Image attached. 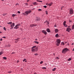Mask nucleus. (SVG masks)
I'll use <instances>...</instances> for the list:
<instances>
[{"instance_id":"f257e3e1","label":"nucleus","mask_w":74,"mask_h":74,"mask_svg":"<svg viewBox=\"0 0 74 74\" xmlns=\"http://www.w3.org/2000/svg\"><path fill=\"white\" fill-rule=\"evenodd\" d=\"M7 23L8 25H11L10 26L11 28L10 29H11V30H12V29H13L14 28V27L15 26L14 23H12V24H12V22H9V23Z\"/></svg>"},{"instance_id":"f03ea898","label":"nucleus","mask_w":74,"mask_h":74,"mask_svg":"<svg viewBox=\"0 0 74 74\" xmlns=\"http://www.w3.org/2000/svg\"><path fill=\"white\" fill-rule=\"evenodd\" d=\"M68 50L69 49H67V48H65L62 50V53H65L66 52L68 51Z\"/></svg>"},{"instance_id":"7ed1b4c3","label":"nucleus","mask_w":74,"mask_h":74,"mask_svg":"<svg viewBox=\"0 0 74 74\" xmlns=\"http://www.w3.org/2000/svg\"><path fill=\"white\" fill-rule=\"evenodd\" d=\"M70 30H71V29L70 28V26H69L66 30V31L68 32H70Z\"/></svg>"},{"instance_id":"20e7f679","label":"nucleus","mask_w":74,"mask_h":74,"mask_svg":"<svg viewBox=\"0 0 74 74\" xmlns=\"http://www.w3.org/2000/svg\"><path fill=\"white\" fill-rule=\"evenodd\" d=\"M73 10L72 9H71L70 10H69V13L70 14H71L72 15V14H73Z\"/></svg>"},{"instance_id":"39448f33","label":"nucleus","mask_w":74,"mask_h":74,"mask_svg":"<svg viewBox=\"0 0 74 74\" xmlns=\"http://www.w3.org/2000/svg\"><path fill=\"white\" fill-rule=\"evenodd\" d=\"M32 12V10H29V11H26L25 12V14H29L30 12Z\"/></svg>"},{"instance_id":"423d86ee","label":"nucleus","mask_w":74,"mask_h":74,"mask_svg":"<svg viewBox=\"0 0 74 74\" xmlns=\"http://www.w3.org/2000/svg\"><path fill=\"white\" fill-rule=\"evenodd\" d=\"M42 33H43L44 34H45V35H47V32H46V31L45 30H42Z\"/></svg>"},{"instance_id":"0eeeda50","label":"nucleus","mask_w":74,"mask_h":74,"mask_svg":"<svg viewBox=\"0 0 74 74\" xmlns=\"http://www.w3.org/2000/svg\"><path fill=\"white\" fill-rule=\"evenodd\" d=\"M36 26H37V24H32L30 25V27H32Z\"/></svg>"},{"instance_id":"6e6552de","label":"nucleus","mask_w":74,"mask_h":74,"mask_svg":"<svg viewBox=\"0 0 74 74\" xmlns=\"http://www.w3.org/2000/svg\"><path fill=\"white\" fill-rule=\"evenodd\" d=\"M56 41L57 42V43L59 44H60V40L59 39H57Z\"/></svg>"},{"instance_id":"1a4fd4ad","label":"nucleus","mask_w":74,"mask_h":74,"mask_svg":"<svg viewBox=\"0 0 74 74\" xmlns=\"http://www.w3.org/2000/svg\"><path fill=\"white\" fill-rule=\"evenodd\" d=\"M40 18H36L35 21L36 22H37V21H40Z\"/></svg>"},{"instance_id":"9d476101","label":"nucleus","mask_w":74,"mask_h":74,"mask_svg":"<svg viewBox=\"0 0 74 74\" xmlns=\"http://www.w3.org/2000/svg\"><path fill=\"white\" fill-rule=\"evenodd\" d=\"M46 31L48 32V33H51V30L49 28H47L46 29Z\"/></svg>"},{"instance_id":"9b49d317","label":"nucleus","mask_w":74,"mask_h":74,"mask_svg":"<svg viewBox=\"0 0 74 74\" xmlns=\"http://www.w3.org/2000/svg\"><path fill=\"white\" fill-rule=\"evenodd\" d=\"M55 33H58V32L59 31V30H58V29H55Z\"/></svg>"},{"instance_id":"f8f14e48","label":"nucleus","mask_w":74,"mask_h":74,"mask_svg":"<svg viewBox=\"0 0 74 74\" xmlns=\"http://www.w3.org/2000/svg\"><path fill=\"white\" fill-rule=\"evenodd\" d=\"M32 52H35L36 51V49H32Z\"/></svg>"},{"instance_id":"ddd939ff","label":"nucleus","mask_w":74,"mask_h":74,"mask_svg":"<svg viewBox=\"0 0 74 74\" xmlns=\"http://www.w3.org/2000/svg\"><path fill=\"white\" fill-rule=\"evenodd\" d=\"M46 22L47 23V25L49 24V21H46L45 22V23Z\"/></svg>"},{"instance_id":"4468645a","label":"nucleus","mask_w":74,"mask_h":74,"mask_svg":"<svg viewBox=\"0 0 74 74\" xmlns=\"http://www.w3.org/2000/svg\"><path fill=\"white\" fill-rule=\"evenodd\" d=\"M20 40V38H18L16 39H15V40L16 41H19Z\"/></svg>"},{"instance_id":"2eb2a0df","label":"nucleus","mask_w":74,"mask_h":74,"mask_svg":"<svg viewBox=\"0 0 74 74\" xmlns=\"http://www.w3.org/2000/svg\"><path fill=\"white\" fill-rule=\"evenodd\" d=\"M66 21H64L63 23V25L64 26H65L66 25Z\"/></svg>"},{"instance_id":"dca6fc26","label":"nucleus","mask_w":74,"mask_h":74,"mask_svg":"<svg viewBox=\"0 0 74 74\" xmlns=\"http://www.w3.org/2000/svg\"><path fill=\"white\" fill-rule=\"evenodd\" d=\"M23 62H27V61L26 60V59L25 58L23 60Z\"/></svg>"},{"instance_id":"f3484780","label":"nucleus","mask_w":74,"mask_h":74,"mask_svg":"<svg viewBox=\"0 0 74 74\" xmlns=\"http://www.w3.org/2000/svg\"><path fill=\"white\" fill-rule=\"evenodd\" d=\"M52 4V3H50L48 4V5L49 6H51V5Z\"/></svg>"},{"instance_id":"a211bd4d","label":"nucleus","mask_w":74,"mask_h":74,"mask_svg":"<svg viewBox=\"0 0 74 74\" xmlns=\"http://www.w3.org/2000/svg\"><path fill=\"white\" fill-rule=\"evenodd\" d=\"M16 15V14H12V16H13V17H15V16Z\"/></svg>"},{"instance_id":"6ab92c4d","label":"nucleus","mask_w":74,"mask_h":74,"mask_svg":"<svg viewBox=\"0 0 74 74\" xmlns=\"http://www.w3.org/2000/svg\"><path fill=\"white\" fill-rule=\"evenodd\" d=\"M36 47V46H34L32 48V49H34V48H35Z\"/></svg>"},{"instance_id":"aec40b11","label":"nucleus","mask_w":74,"mask_h":74,"mask_svg":"<svg viewBox=\"0 0 74 74\" xmlns=\"http://www.w3.org/2000/svg\"><path fill=\"white\" fill-rule=\"evenodd\" d=\"M3 52L1 51V52H0V56L1 55H2V54H3Z\"/></svg>"},{"instance_id":"412c9836","label":"nucleus","mask_w":74,"mask_h":74,"mask_svg":"<svg viewBox=\"0 0 74 74\" xmlns=\"http://www.w3.org/2000/svg\"><path fill=\"white\" fill-rule=\"evenodd\" d=\"M56 70V68H54L53 69H52V71H55Z\"/></svg>"},{"instance_id":"4be33fe9","label":"nucleus","mask_w":74,"mask_h":74,"mask_svg":"<svg viewBox=\"0 0 74 74\" xmlns=\"http://www.w3.org/2000/svg\"><path fill=\"white\" fill-rule=\"evenodd\" d=\"M72 30L73 29H74V24L73 25V26H72Z\"/></svg>"},{"instance_id":"5701e85b","label":"nucleus","mask_w":74,"mask_h":74,"mask_svg":"<svg viewBox=\"0 0 74 74\" xmlns=\"http://www.w3.org/2000/svg\"><path fill=\"white\" fill-rule=\"evenodd\" d=\"M58 36H59V35H58V34H57L56 35L55 37H58Z\"/></svg>"},{"instance_id":"b1692460","label":"nucleus","mask_w":74,"mask_h":74,"mask_svg":"<svg viewBox=\"0 0 74 74\" xmlns=\"http://www.w3.org/2000/svg\"><path fill=\"white\" fill-rule=\"evenodd\" d=\"M71 60V58H69L68 60V61H70V60Z\"/></svg>"},{"instance_id":"393cba45","label":"nucleus","mask_w":74,"mask_h":74,"mask_svg":"<svg viewBox=\"0 0 74 74\" xmlns=\"http://www.w3.org/2000/svg\"><path fill=\"white\" fill-rule=\"evenodd\" d=\"M42 69H47V68L46 67H43L42 68Z\"/></svg>"},{"instance_id":"a878e982","label":"nucleus","mask_w":74,"mask_h":74,"mask_svg":"<svg viewBox=\"0 0 74 74\" xmlns=\"http://www.w3.org/2000/svg\"><path fill=\"white\" fill-rule=\"evenodd\" d=\"M60 45V44L58 43H57L56 44V45L57 46H59V45Z\"/></svg>"},{"instance_id":"bb28decb","label":"nucleus","mask_w":74,"mask_h":74,"mask_svg":"<svg viewBox=\"0 0 74 74\" xmlns=\"http://www.w3.org/2000/svg\"><path fill=\"white\" fill-rule=\"evenodd\" d=\"M7 13H4L3 14V16H5V15H7Z\"/></svg>"},{"instance_id":"cd10ccee","label":"nucleus","mask_w":74,"mask_h":74,"mask_svg":"<svg viewBox=\"0 0 74 74\" xmlns=\"http://www.w3.org/2000/svg\"><path fill=\"white\" fill-rule=\"evenodd\" d=\"M34 42H35V43H36V44H38V42H37V41H35Z\"/></svg>"},{"instance_id":"c85d7f7f","label":"nucleus","mask_w":74,"mask_h":74,"mask_svg":"<svg viewBox=\"0 0 74 74\" xmlns=\"http://www.w3.org/2000/svg\"><path fill=\"white\" fill-rule=\"evenodd\" d=\"M3 58L4 59H5V60H6V59H7V58H6L5 57H4Z\"/></svg>"},{"instance_id":"c756f323","label":"nucleus","mask_w":74,"mask_h":74,"mask_svg":"<svg viewBox=\"0 0 74 74\" xmlns=\"http://www.w3.org/2000/svg\"><path fill=\"white\" fill-rule=\"evenodd\" d=\"M45 12H46V14H47V15L48 14V11H45Z\"/></svg>"},{"instance_id":"7c9ffc66","label":"nucleus","mask_w":74,"mask_h":74,"mask_svg":"<svg viewBox=\"0 0 74 74\" xmlns=\"http://www.w3.org/2000/svg\"><path fill=\"white\" fill-rule=\"evenodd\" d=\"M61 43H62V45H64V42H62Z\"/></svg>"},{"instance_id":"2f4dec72","label":"nucleus","mask_w":74,"mask_h":74,"mask_svg":"<svg viewBox=\"0 0 74 74\" xmlns=\"http://www.w3.org/2000/svg\"><path fill=\"white\" fill-rule=\"evenodd\" d=\"M37 4V3H36V2H35L33 3V4H34V5H35V4Z\"/></svg>"},{"instance_id":"473e14b6","label":"nucleus","mask_w":74,"mask_h":74,"mask_svg":"<svg viewBox=\"0 0 74 74\" xmlns=\"http://www.w3.org/2000/svg\"><path fill=\"white\" fill-rule=\"evenodd\" d=\"M3 29L4 30H5V31H6V29L5 28V27H4Z\"/></svg>"},{"instance_id":"72a5a7b5","label":"nucleus","mask_w":74,"mask_h":74,"mask_svg":"<svg viewBox=\"0 0 74 74\" xmlns=\"http://www.w3.org/2000/svg\"><path fill=\"white\" fill-rule=\"evenodd\" d=\"M34 55H35L36 56H37V55H38V53H35V54H34Z\"/></svg>"},{"instance_id":"f704fd0d","label":"nucleus","mask_w":74,"mask_h":74,"mask_svg":"<svg viewBox=\"0 0 74 74\" xmlns=\"http://www.w3.org/2000/svg\"><path fill=\"white\" fill-rule=\"evenodd\" d=\"M38 11H42L41 9H39L38 10Z\"/></svg>"},{"instance_id":"c9c22d12","label":"nucleus","mask_w":74,"mask_h":74,"mask_svg":"<svg viewBox=\"0 0 74 74\" xmlns=\"http://www.w3.org/2000/svg\"><path fill=\"white\" fill-rule=\"evenodd\" d=\"M43 63V61H42L40 62V64H42Z\"/></svg>"},{"instance_id":"e433bc0d","label":"nucleus","mask_w":74,"mask_h":74,"mask_svg":"<svg viewBox=\"0 0 74 74\" xmlns=\"http://www.w3.org/2000/svg\"><path fill=\"white\" fill-rule=\"evenodd\" d=\"M17 13H18V14H20V13H21V12H20V11H18L17 12Z\"/></svg>"},{"instance_id":"4c0bfd02","label":"nucleus","mask_w":74,"mask_h":74,"mask_svg":"<svg viewBox=\"0 0 74 74\" xmlns=\"http://www.w3.org/2000/svg\"><path fill=\"white\" fill-rule=\"evenodd\" d=\"M64 26H65V27H67V25L65 24V25H64Z\"/></svg>"},{"instance_id":"58836bf2","label":"nucleus","mask_w":74,"mask_h":74,"mask_svg":"<svg viewBox=\"0 0 74 74\" xmlns=\"http://www.w3.org/2000/svg\"><path fill=\"white\" fill-rule=\"evenodd\" d=\"M43 7H44V8H47V6H44Z\"/></svg>"},{"instance_id":"ea45409f","label":"nucleus","mask_w":74,"mask_h":74,"mask_svg":"<svg viewBox=\"0 0 74 74\" xmlns=\"http://www.w3.org/2000/svg\"><path fill=\"white\" fill-rule=\"evenodd\" d=\"M18 26H20V24H17V25Z\"/></svg>"},{"instance_id":"a19ab883","label":"nucleus","mask_w":74,"mask_h":74,"mask_svg":"<svg viewBox=\"0 0 74 74\" xmlns=\"http://www.w3.org/2000/svg\"><path fill=\"white\" fill-rule=\"evenodd\" d=\"M56 59H59V58L58 57H57L56 58Z\"/></svg>"},{"instance_id":"79ce46f5","label":"nucleus","mask_w":74,"mask_h":74,"mask_svg":"<svg viewBox=\"0 0 74 74\" xmlns=\"http://www.w3.org/2000/svg\"><path fill=\"white\" fill-rule=\"evenodd\" d=\"M18 26L17 25H16L15 26V27H18Z\"/></svg>"},{"instance_id":"37998d69","label":"nucleus","mask_w":74,"mask_h":74,"mask_svg":"<svg viewBox=\"0 0 74 74\" xmlns=\"http://www.w3.org/2000/svg\"><path fill=\"white\" fill-rule=\"evenodd\" d=\"M69 21L70 22H72V21H71V20H69Z\"/></svg>"},{"instance_id":"c03bdc74","label":"nucleus","mask_w":74,"mask_h":74,"mask_svg":"<svg viewBox=\"0 0 74 74\" xmlns=\"http://www.w3.org/2000/svg\"><path fill=\"white\" fill-rule=\"evenodd\" d=\"M37 2H40V1L38 0V1H37Z\"/></svg>"},{"instance_id":"a18cd8bd","label":"nucleus","mask_w":74,"mask_h":74,"mask_svg":"<svg viewBox=\"0 0 74 74\" xmlns=\"http://www.w3.org/2000/svg\"><path fill=\"white\" fill-rule=\"evenodd\" d=\"M9 73H11V71H9L8 72Z\"/></svg>"},{"instance_id":"49530a36","label":"nucleus","mask_w":74,"mask_h":74,"mask_svg":"<svg viewBox=\"0 0 74 74\" xmlns=\"http://www.w3.org/2000/svg\"><path fill=\"white\" fill-rule=\"evenodd\" d=\"M2 38H1L0 41H2Z\"/></svg>"},{"instance_id":"de8ad7c7","label":"nucleus","mask_w":74,"mask_h":74,"mask_svg":"<svg viewBox=\"0 0 74 74\" xmlns=\"http://www.w3.org/2000/svg\"><path fill=\"white\" fill-rule=\"evenodd\" d=\"M3 38H5V36L3 37Z\"/></svg>"},{"instance_id":"09e8293b","label":"nucleus","mask_w":74,"mask_h":74,"mask_svg":"<svg viewBox=\"0 0 74 74\" xmlns=\"http://www.w3.org/2000/svg\"><path fill=\"white\" fill-rule=\"evenodd\" d=\"M40 3H42V1H40Z\"/></svg>"},{"instance_id":"8fccbe9b","label":"nucleus","mask_w":74,"mask_h":74,"mask_svg":"<svg viewBox=\"0 0 74 74\" xmlns=\"http://www.w3.org/2000/svg\"><path fill=\"white\" fill-rule=\"evenodd\" d=\"M27 2H29V0H27Z\"/></svg>"},{"instance_id":"3c124183","label":"nucleus","mask_w":74,"mask_h":74,"mask_svg":"<svg viewBox=\"0 0 74 74\" xmlns=\"http://www.w3.org/2000/svg\"><path fill=\"white\" fill-rule=\"evenodd\" d=\"M13 53H14V52H13L12 53V54H13Z\"/></svg>"},{"instance_id":"603ef678","label":"nucleus","mask_w":74,"mask_h":74,"mask_svg":"<svg viewBox=\"0 0 74 74\" xmlns=\"http://www.w3.org/2000/svg\"><path fill=\"white\" fill-rule=\"evenodd\" d=\"M73 51H74V48H73V49L72 50Z\"/></svg>"},{"instance_id":"864d4df0","label":"nucleus","mask_w":74,"mask_h":74,"mask_svg":"<svg viewBox=\"0 0 74 74\" xmlns=\"http://www.w3.org/2000/svg\"><path fill=\"white\" fill-rule=\"evenodd\" d=\"M26 4L27 5H28V3H27L25 4Z\"/></svg>"},{"instance_id":"5fc2aeb1","label":"nucleus","mask_w":74,"mask_h":74,"mask_svg":"<svg viewBox=\"0 0 74 74\" xmlns=\"http://www.w3.org/2000/svg\"><path fill=\"white\" fill-rule=\"evenodd\" d=\"M19 27H16V28H15L16 29H18V28Z\"/></svg>"},{"instance_id":"6e6d98bb","label":"nucleus","mask_w":74,"mask_h":74,"mask_svg":"<svg viewBox=\"0 0 74 74\" xmlns=\"http://www.w3.org/2000/svg\"><path fill=\"white\" fill-rule=\"evenodd\" d=\"M74 45V43H72V45Z\"/></svg>"},{"instance_id":"4d7b16f0","label":"nucleus","mask_w":74,"mask_h":74,"mask_svg":"<svg viewBox=\"0 0 74 74\" xmlns=\"http://www.w3.org/2000/svg\"><path fill=\"white\" fill-rule=\"evenodd\" d=\"M18 62H19V61H17V63H18Z\"/></svg>"},{"instance_id":"13d9d810","label":"nucleus","mask_w":74,"mask_h":74,"mask_svg":"<svg viewBox=\"0 0 74 74\" xmlns=\"http://www.w3.org/2000/svg\"><path fill=\"white\" fill-rule=\"evenodd\" d=\"M16 27H14V29H16Z\"/></svg>"},{"instance_id":"bf43d9fd","label":"nucleus","mask_w":74,"mask_h":74,"mask_svg":"<svg viewBox=\"0 0 74 74\" xmlns=\"http://www.w3.org/2000/svg\"><path fill=\"white\" fill-rule=\"evenodd\" d=\"M2 33V32L0 31V33Z\"/></svg>"},{"instance_id":"052dcab7","label":"nucleus","mask_w":74,"mask_h":74,"mask_svg":"<svg viewBox=\"0 0 74 74\" xmlns=\"http://www.w3.org/2000/svg\"><path fill=\"white\" fill-rule=\"evenodd\" d=\"M16 5H18V4H16Z\"/></svg>"},{"instance_id":"680f3d73","label":"nucleus","mask_w":74,"mask_h":74,"mask_svg":"<svg viewBox=\"0 0 74 74\" xmlns=\"http://www.w3.org/2000/svg\"><path fill=\"white\" fill-rule=\"evenodd\" d=\"M54 27H56V25H55Z\"/></svg>"},{"instance_id":"e2e57ef3","label":"nucleus","mask_w":74,"mask_h":74,"mask_svg":"<svg viewBox=\"0 0 74 74\" xmlns=\"http://www.w3.org/2000/svg\"><path fill=\"white\" fill-rule=\"evenodd\" d=\"M15 42H17L15 41Z\"/></svg>"},{"instance_id":"0e129e2a","label":"nucleus","mask_w":74,"mask_h":74,"mask_svg":"<svg viewBox=\"0 0 74 74\" xmlns=\"http://www.w3.org/2000/svg\"><path fill=\"white\" fill-rule=\"evenodd\" d=\"M62 8L61 9V10H62Z\"/></svg>"},{"instance_id":"69168bd1","label":"nucleus","mask_w":74,"mask_h":74,"mask_svg":"<svg viewBox=\"0 0 74 74\" xmlns=\"http://www.w3.org/2000/svg\"><path fill=\"white\" fill-rule=\"evenodd\" d=\"M0 27H1V26H0Z\"/></svg>"},{"instance_id":"338daca9","label":"nucleus","mask_w":74,"mask_h":74,"mask_svg":"<svg viewBox=\"0 0 74 74\" xmlns=\"http://www.w3.org/2000/svg\"><path fill=\"white\" fill-rule=\"evenodd\" d=\"M2 1H4V0H2Z\"/></svg>"},{"instance_id":"774afa93","label":"nucleus","mask_w":74,"mask_h":74,"mask_svg":"<svg viewBox=\"0 0 74 74\" xmlns=\"http://www.w3.org/2000/svg\"><path fill=\"white\" fill-rule=\"evenodd\" d=\"M35 74H36V73H35Z\"/></svg>"}]
</instances>
